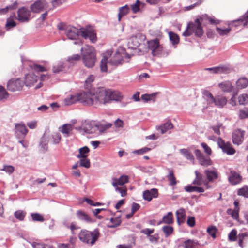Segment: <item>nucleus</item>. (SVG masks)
Segmentation results:
<instances>
[{
    "instance_id": "obj_48",
    "label": "nucleus",
    "mask_w": 248,
    "mask_h": 248,
    "mask_svg": "<svg viewBox=\"0 0 248 248\" xmlns=\"http://www.w3.org/2000/svg\"><path fill=\"white\" fill-rule=\"evenodd\" d=\"M238 102L240 105H245L248 102V95L246 94L240 95L238 98Z\"/></svg>"
},
{
    "instance_id": "obj_15",
    "label": "nucleus",
    "mask_w": 248,
    "mask_h": 248,
    "mask_svg": "<svg viewBox=\"0 0 248 248\" xmlns=\"http://www.w3.org/2000/svg\"><path fill=\"white\" fill-rule=\"evenodd\" d=\"M81 36L85 39L89 38L92 43L95 42L97 40L96 33L91 29L83 28Z\"/></svg>"
},
{
    "instance_id": "obj_20",
    "label": "nucleus",
    "mask_w": 248,
    "mask_h": 248,
    "mask_svg": "<svg viewBox=\"0 0 248 248\" xmlns=\"http://www.w3.org/2000/svg\"><path fill=\"white\" fill-rule=\"evenodd\" d=\"M76 215L78 218L83 222L87 223H91L93 222L91 217L82 210L77 211Z\"/></svg>"
},
{
    "instance_id": "obj_24",
    "label": "nucleus",
    "mask_w": 248,
    "mask_h": 248,
    "mask_svg": "<svg viewBox=\"0 0 248 248\" xmlns=\"http://www.w3.org/2000/svg\"><path fill=\"white\" fill-rule=\"evenodd\" d=\"M227 103V99L226 97L221 95H217L214 97V101L212 104L217 107L218 108H223Z\"/></svg>"
},
{
    "instance_id": "obj_31",
    "label": "nucleus",
    "mask_w": 248,
    "mask_h": 248,
    "mask_svg": "<svg viewBox=\"0 0 248 248\" xmlns=\"http://www.w3.org/2000/svg\"><path fill=\"white\" fill-rule=\"evenodd\" d=\"M140 43L139 42L138 39L136 37H132L130 39L128 43L129 48L132 49H137L140 46Z\"/></svg>"
},
{
    "instance_id": "obj_62",
    "label": "nucleus",
    "mask_w": 248,
    "mask_h": 248,
    "mask_svg": "<svg viewBox=\"0 0 248 248\" xmlns=\"http://www.w3.org/2000/svg\"><path fill=\"white\" fill-rule=\"evenodd\" d=\"M201 146L204 149V151L205 153L208 155H211L212 153V150L210 147H209L208 145L204 142H202L201 143Z\"/></svg>"
},
{
    "instance_id": "obj_1",
    "label": "nucleus",
    "mask_w": 248,
    "mask_h": 248,
    "mask_svg": "<svg viewBox=\"0 0 248 248\" xmlns=\"http://www.w3.org/2000/svg\"><path fill=\"white\" fill-rule=\"evenodd\" d=\"M108 89L105 87H99L94 90L93 93L90 91L85 92L83 95L84 102L85 106H93L96 107L99 104H106L108 103Z\"/></svg>"
},
{
    "instance_id": "obj_10",
    "label": "nucleus",
    "mask_w": 248,
    "mask_h": 248,
    "mask_svg": "<svg viewBox=\"0 0 248 248\" xmlns=\"http://www.w3.org/2000/svg\"><path fill=\"white\" fill-rule=\"evenodd\" d=\"M217 143L219 147L222 150L224 153H226L229 155H233L235 153V150L231 147V144L229 142L225 143L221 138H218Z\"/></svg>"
},
{
    "instance_id": "obj_60",
    "label": "nucleus",
    "mask_w": 248,
    "mask_h": 248,
    "mask_svg": "<svg viewBox=\"0 0 248 248\" xmlns=\"http://www.w3.org/2000/svg\"><path fill=\"white\" fill-rule=\"evenodd\" d=\"M31 245L33 248H50L49 245L36 242H33Z\"/></svg>"
},
{
    "instance_id": "obj_14",
    "label": "nucleus",
    "mask_w": 248,
    "mask_h": 248,
    "mask_svg": "<svg viewBox=\"0 0 248 248\" xmlns=\"http://www.w3.org/2000/svg\"><path fill=\"white\" fill-rule=\"evenodd\" d=\"M244 133L240 129L234 130L232 134V140L234 144L240 145L244 139Z\"/></svg>"
},
{
    "instance_id": "obj_6",
    "label": "nucleus",
    "mask_w": 248,
    "mask_h": 248,
    "mask_svg": "<svg viewBox=\"0 0 248 248\" xmlns=\"http://www.w3.org/2000/svg\"><path fill=\"white\" fill-rule=\"evenodd\" d=\"M85 93L83 92L77 94L71 95L70 97L66 98L64 100V104L66 106H69L76 103L77 101H79L85 106L84 101L86 99H84L83 97Z\"/></svg>"
},
{
    "instance_id": "obj_51",
    "label": "nucleus",
    "mask_w": 248,
    "mask_h": 248,
    "mask_svg": "<svg viewBox=\"0 0 248 248\" xmlns=\"http://www.w3.org/2000/svg\"><path fill=\"white\" fill-rule=\"evenodd\" d=\"M231 29V28H227V29H221L218 27H216V31L217 33L221 36L227 35L230 32Z\"/></svg>"
},
{
    "instance_id": "obj_52",
    "label": "nucleus",
    "mask_w": 248,
    "mask_h": 248,
    "mask_svg": "<svg viewBox=\"0 0 248 248\" xmlns=\"http://www.w3.org/2000/svg\"><path fill=\"white\" fill-rule=\"evenodd\" d=\"M51 138L53 140V143L55 144H58L61 140V136L58 132L53 133L51 135Z\"/></svg>"
},
{
    "instance_id": "obj_39",
    "label": "nucleus",
    "mask_w": 248,
    "mask_h": 248,
    "mask_svg": "<svg viewBox=\"0 0 248 248\" xmlns=\"http://www.w3.org/2000/svg\"><path fill=\"white\" fill-rule=\"evenodd\" d=\"M195 173L196 175V178L193 181V184L197 185H201L204 182L202 175L199 173L197 170L195 171Z\"/></svg>"
},
{
    "instance_id": "obj_25",
    "label": "nucleus",
    "mask_w": 248,
    "mask_h": 248,
    "mask_svg": "<svg viewBox=\"0 0 248 248\" xmlns=\"http://www.w3.org/2000/svg\"><path fill=\"white\" fill-rule=\"evenodd\" d=\"M233 25L235 27L243 25L245 26L248 23V11L239 19L232 21Z\"/></svg>"
},
{
    "instance_id": "obj_43",
    "label": "nucleus",
    "mask_w": 248,
    "mask_h": 248,
    "mask_svg": "<svg viewBox=\"0 0 248 248\" xmlns=\"http://www.w3.org/2000/svg\"><path fill=\"white\" fill-rule=\"evenodd\" d=\"M237 194L239 196H242L245 198H248V186H244L243 187L237 190Z\"/></svg>"
},
{
    "instance_id": "obj_58",
    "label": "nucleus",
    "mask_w": 248,
    "mask_h": 248,
    "mask_svg": "<svg viewBox=\"0 0 248 248\" xmlns=\"http://www.w3.org/2000/svg\"><path fill=\"white\" fill-rule=\"evenodd\" d=\"M204 95L207 98V101L209 104H212V102L214 101L215 97L213 96L212 94L208 91H205Z\"/></svg>"
},
{
    "instance_id": "obj_27",
    "label": "nucleus",
    "mask_w": 248,
    "mask_h": 248,
    "mask_svg": "<svg viewBox=\"0 0 248 248\" xmlns=\"http://www.w3.org/2000/svg\"><path fill=\"white\" fill-rule=\"evenodd\" d=\"M248 86V79L246 77L239 78L236 82V87L238 90L246 88Z\"/></svg>"
},
{
    "instance_id": "obj_21",
    "label": "nucleus",
    "mask_w": 248,
    "mask_h": 248,
    "mask_svg": "<svg viewBox=\"0 0 248 248\" xmlns=\"http://www.w3.org/2000/svg\"><path fill=\"white\" fill-rule=\"evenodd\" d=\"M158 196V190L157 189L153 188L150 190H146L143 193V197L145 200L150 201L154 198Z\"/></svg>"
},
{
    "instance_id": "obj_19",
    "label": "nucleus",
    "mask_w": 248,
    "mask_h": 248,
    "mask_svg": "<svg viewBox=\"0 0 248 248\" xmlns=\"http://www.w3.org/2000/svg\"><path fill=\"white\" fill-rule=\"evenodd\" d=\"M108 103L111 100L120 101L123 98L121 93L117 91H112L108 89Z\"/></svg>"
},
{
    "instance_id": "obj_9",
    "label": "nucleus",
    "mask_w": 248,
    "mask_h": 248,
    "mask_svg": "<svg viewBox=\"0 0 248 248\" xmlns=\"http://www.w3.org/2000/svg\"><path fill=\"white\" fill-rule=\"evenodd\" d=\"M15 130L16 137L19 139H24L28 132L25 124L23 123L16 124Z\"/></svg>"
},
{
    "instance_id": "obj_59",
    "label": "nucleus",
    "mask_w": 248,
    "mask_h": 248,
    "mask_svg": "<svg viewBox=\"0 0 248 248\" xmlns=\"http://www.w3.org/2000/svg\"><path fill=\"white\" fill-rule=\"evenodd\" d=\"M248 236V232L240 233L238 235V243L240 247L241 248L243 247V242L244 238Z\"/></svg>"
},
{
    "instance_id": "obj_22",
    "label": "nucleus",
    "mask_w": 248,
    "mask_h": 248,
    "mask_svg": "<svg viewBox=\"0 0 248 248\" xmlns=\"http://www.w3.org/2000/svg\"><path fill=\"white\" fill-rule=\"evenodd\" d=\"M205 70L210 71L214 74L227 73L230 71V68L227 66H220L212 68H205Z\"/></svg>"
},
{
    "instance_id": "obj_29",
    "label": "nucleus",
    "mask_w": 248,
    "mask_h": 248,
    "mask_svg": "<svg viewBox=\"0 0 248 248\" xmlns=\"http://www.w3.org/2000/svg\"><path fill=\"white\" fill-rule=\"evenodd\" d=\"M121 222L120 216L114 217L110 219L108 227L110 228H114L119 226Z\"/></svg>"
},
{
    "instance_id": "obj_35",
    "label": "nucleus",
    "mask_w": 248,
    "mask_h": 248,
    "mask_svg": "<svg viewBox=\"0 0 248 248\" xmlns=\"http://www.w3.org/2000/svg\"><path fill=\"white\" fill-rule=\"evenodd\" d=\"M179 152L186 159L192 162H194V156L187 149H181L179 150Z\"/></svg>"
},
{
    "instance_id": "obj_50",
    "label": "nucleus",
    "mask_w": 248,
    "mask_h": 248,
    "mask_svg": "<svg viewBox=\"0 0 248 248\" xmlns=\"http://www.w3.org/2000/svg\"><path fill=\"white\" fill-rule=\"evenodd\" d=\"M80 159V166L84 167L86 168H89L90 167V162L89 159L87 157L79 158Z\"/></svg>"
},
{
    "instance_id": "obj_5",
    "label": "nucleus",
    "mask_w": 248,
    "mask_h": 248,
    "mask_svg": "<svg viewBox=\"0 0 248 248\" xmlns=\"http://www.w3.org/2000/svg\"><path fill=\"white\" fill-rule=\"evenodd\" d=\"M128 182V176L127 175H122L119 179H113L112 185L115 188L116 191L121 193L122 196L126 195V189L123 187H119L118 186H123Z\"/></svg>"
},
{
    "instance_id": "obj_46",
    "label": "nucleus",
    "mask_w": 248,
    "mask_h": 248,
    "mask_svg": "<svg viewBox=\"0 0 248 248\" xmlns=\"http://www.w3.org/2000/svg\"><path fill=\"white\" fill-rule=\"evenodd\" d=\"M124 60L123 59H119L115 57L113 59H110L108 62V63L111 65L116 66H118V65L122 64Z\"/></svg>"
},
{
    "instance_id": "obj_56",
    "label": "nucleus",
    "mask_w": 248,
    "mask_h": 248,
    "mask_svg": "<svg viewBox=\"0 0 248 248\" xmlns=\"http://www.w3.org/2000/svg\"><path fill=\"white\" fill-rule=\"evenodd\" d=\"M237 231L235 229L231 231L228 235L229 240L231 241H234L237 239Z\"/></svg>"
},
{
    "instance_id": "obj_41",
    "label": "nucleus",
    "mask_w": 248,
    "mask_h": 248,
    "mask_svg": "<svg viewBox=\"0 0 248 248\" xmlns=\"http://www.w3.org/2000/svg\"><path fill=\"white\" fill-rule=\"evenodd\" d=\"M17 6V3L15 2L13 4L7 6L5 8L0 9V15L5 14L10 10H13L16 8Z\"/></svg>"
},
{
    "instance_id": "obj_23",
    "label": "nucleus",
    "mask_w": 248,
    "mask_h": 248,
    "mask_svg": "<svg viewBox=\"0 0 248 248\" xmlns=\"http://www.w3.org/2000/svg\"><path fill=\"white\" fill-rule=\"evenodd\" d=\"M218 87L223 92L230 93L234 89V86L230 81H224L218 84Z\"/></svg>"
},
{
    "instance_id": "obj_38",
    "label": "nucleus",
    "mask_w": 248,
    "mask_h": 248,
    "mask_svg": "<svg viewBox=\"0 0 248 248\" xmlns=\"http://www.w3.org/2000/svg\"><path fill=\"white\" fill-rule=\"evenodd\" d=\"M185 189L187 192H197L198 193L203 192L204 190L202 188L192 186H187L185 187Z\"/></svg>"
},
{
    "instance_id": "obj_54",
    "label": "nucleus",
    "mask_w": 248,
    "mask_h": 248,
    "mask_svg": "<svg viewBox=\"0 0 248 248\" xmlns=\"http://www.w3.org/2000/svg\"><path fill=\"white\" fill-rule=\"evenodd\" d=\"M162 230L165 234L166 237L170 235L173 231L172 227L170 226H165L162 228Z\"/></svg>"
},
{
    "instance_id": "obj_63",
    "label": "nucleus",
    "mask_w": 248,
    "mask_h": 248,
    "mask_svg": "<svg viewBox=\"0 0 248 248\" xmlns=\"http://www.w3.org/2000/svg\"><path fill=\"white\" fill-rule=\"evenodd\" d=\"M8 93L3 87L0 86V100L6 98Z\"/></svg>"
},
{
    "instance_id": "obj_34",
    "label": "nucleus",
    "mask_w": 248,
    "mask_h": 248,
    "mask_svg": "<svg viewBox=\"0 0 248 248\" xmlns=\"http://www.w3.org/2000/svg\"><path fill=\"white\" fill-rule=\"evenodd\" d=\"M176 215L177 222L179 225H180L184 222V219L185 217V211L183 209H180L176 211Z\"/></svg>"
},
{
    "instance_id": "obj_18",
    "label": "nucleus",
    "mask_w": 248,
    "mask_h": 248,
    "mask_svg": "<svg viewBox=\"0 0 248 248\" xmlns=\"http://www.w3.org/2000/svg\"><path fill=\"white\" fill-rule=\"evenodd\" d=\"M228 181L232 185L240 183L242 181L241 176L235 171L231 170L230 175L228 177Z\"/></svg>"
},
{
    "instance_id": "obj_7",
    "label": "nucleus",
    "mask_w": 248,
    "mask_h": 248,
    "mask_svg": "<svg viewBox=\"0 0 248 248\" xmlns=\"http://www.w3.org/2000/svg\"><path fill=\"white\" fill-rule=\"evenodd\" d=\"M82 29H78L73 26L68 27L65 29V34L69 39L77 40L79 35H81Z\"/></svg>"
},
{
    "instance_id": "obj_30",
    "label": "nucleus",
    "mask_w": 248,
    "mask_h": 248,
    "mask_svg": "<svg viewBox=\"0 0 248 248\" xmlns=\"http://www.w3.org/2000/svg\"><path fill=\"white\" fill-rule=\"evenodd\" d=\"M173 127V124L170 121H167L166 123L159 126L157 129L160 130L162 134H164L168 130L172 129Z\"/></svg>"
},
{
    "instance_id": "obj_2",
    "label": "nucleus",
    "mask_w": 248,
    "mask_h": 248,
    "mask_svg": "<svg viewBox=\"0 0 248 248\" xmlns=\"http://www.w3.org/2000/svg\"><path fill=\"white\" fill-rule=\"evenodd\" d=\"M99 236L100 233L97 229L93 231L82 229L78 234V237L81 242L91 246L95 244Z\"/></svg>"
},
{
    "instance_id": "obj_44",
    "label": "nucleus",
    "mask_w": 248,
    "mask_h": 248,
    "mask_svg": "<svg viewBox=\"0 0 248 248\" xmlns=\"http://www.w3.org/2000/svg\"><path fill=\"white\" fill-rule=\"evenodd\" d=\"M157 93H153L150 94H145L141 95V98L144 102H146L148 101L153 100L156 96Z\"/></svg>"
},
{
    "instance_id": "obj_55",
    "label": "nucleus",
    "mask_w": 248,
    "mask_h": 248,
    "mask_svg": "<svg viewBox=\"0 0 248 248\" xmlns=\"http://www.w3.org/2000/svg\"><path fill=\"white\" fill-rule=\"evenodd\" d=\"M217 229L215 226H211L208 228L207 230V232L213 238H215L216 237V232Z\"/></svg>"
},
{
    "instance_id": "obj_32",
    "label": "nucleus",
    "mask_w": 248,
    "mask_h": 248,
    "mask_svg": "<svg viewBox=\"0 0 248 248\" xmlns=\"http://www.w3.org/2000/svg\"><path fill=\"white\" fill-rule=\"evenodd\" d=\"M173 222V215L171 212H170L168 214L164 216L162 221L158 223V225L162 223H164L168 224H172Z\"/></svg>"
},
{
    "instance_id": "obj_49",
    "label": "nucleus",
    "mask_w": 248,
    "mask_h": 248,
    "mask_svg": "<svg viewBox=\"0 0 248 248\" xmlns=\"http://www.w3.org/2000/svg\"><path fill=\"white\" fill-rule=\"evenodd\" d=\"M108 62V58L104 56L101 60V63H100V70L102 72H107V64Z\"/></svg>"
},
{
    "instance_id": "obj_47",
    "label": "nucleus",
    "mask_w": 248,
    "mask_h": 248,
    "mask_svg": "<svg viewBox=\"0 0 248 248\" xmlns=\"http://www.w3.org/2000/svg\"><path fill=\"white\" fill-rule=\"evenodd\" d=\"M31 217L32 220L34 221L43 222L44 220V218L43 216L39 213H31Z\"/></svg>"
},
{
    "instance_id": "obj_61",
    "label": "nucleus",
    "mask_w": 248,
    "mask_h": 248,
    "mask_svg": "<svg viewBox=\"0 0 248 248\" xmlns=\"http://www.w3.org/2000/svg\"><path fill=\"white\" fill-rule=\"evenodd\" d=\"M15 217L20 220H23L24 219L25 214L23 211L18 210L16 211L14 213Z\"/></svg>"
},
{
    "instance_id": "obj_33",
    "label": "nucleus",
    "mask_w": 248,
    "mask_h": 248,
    "mask_svg": "<svg viewBox=\"0 0 248 248\" xmlns=\"http://www.w3.org/2000/svg\"><path fill=\"white\" fill-rule=\"evenodd\" d=\"M185 248H196V247L200 245L198 241L196 240L188 239L184 242Z\"/></svg>"
},
{
    "instance_id": "obj_8",
    "label": "nucleus",
    "mask_w": 248,
    "mask_h": 248,
    "mask_svg": "<svg viewBox=\"0 0 248 248\" xmlns=\"http://www.w3.org/2000/svg\"><path fill=\"white\" fill-rule=\"evenodd\" d=\"M47 7V2L46 0H38L31 5V10L35 13H39Z\"/></svg>"
},
{
    "instance_id": "obj_16",
    "label": "nucleus",
    "mask_w": 248,
    "mask_h": 248,
    "mask_svg": "<svg viewBox=\"0 0 248 248\" xmlns=\"http://www.w3.org/2000/svg\"><path fill=\"white\" fill-rule=\"evenodd\" d=\"M234 208H228L226 211V213L228 215H231V217L235 220L239 221V213L240 211V207L239 205V202H233Z\"/></svg>"
},
{
    "instance_id": "obj_53",
    "label": "nucleus",
    "mask_w": 248,
    "mask_h": 248,
    "mask_svg": "<svg viewBox=\"0 0 248 248\" xmlns=\"http://www.w3.org/2000/svg\"><path fill=\"white\" fill-rule=\"evenodd\" d=\"M239 116L240 119H245L248 117V108H244L240 109Z\"/></svg>"
},
{
    "instance_id": "obj_3",
    "label": "nucleus",
    "mask_w": 248,
    "mask_h": 248,
    "mask_svg": "<svg viewBox=\"0 0 248 248\" xmlns=\"http://www.w3.org/2000/svg\"><path fill=\"white\" fill-rule=\"evenodd\" d=\"M82 60L85 66L93 67L96 62L95 50L92 46H86L81 49Z\"/></svg>"
},
{
    "instance_id": "obj_28",
    "label": "nucleus",
    "mask_w": 248,
    "mask_h": 248,
    "mask_svg": "<svg viewBox=\"0 0 248 248\" xmlns=\"http://www.w3.org/2000/svg\"><path fill=\"white\" fill-rule=\"evenodd\" d=\"M112 124L110 123H106L105 124H96V133L99 132V134L104 133L107 129L110 128Z\"/></svg>"
},
{
    "instance_id": "obj_4",
    "label": "nucleus",
    "mask_w": 248,
    "mask_h": 248,
    "mask_svg": "<svg viewBox=\"0 0 248 248\" xmlns=\"http://www.w3.org/2000/svg\"><path fill=\"white\" fill-rule=\"evenodd\" d=\"M203 21V17H201L197 18L194 23H189L187 27L183 32V35L185 37L190 36L193 32L195 35L199 37H201L203 33L202 28V22Z\"/></svg>"
},
{
    "instance_id": "obj_40",
    "label": "nucleus",
    "mask_w": 248,
    "mask_h": 248,
    "mask_svg": "<svg viewBox=\"0 0 248 248\" xmlns=\"http://www.w3.org/2000/svg\"><path fill=\"white\" fill-rule=\"evenodd\" d=\"M169 174L167 176V178L169 181L171 186H174L176 184V180L174 177L173 172L170 169H168Z\"/></svg>"
},
{
    "instance_id": "obj_57",
    "label": "nucleus",
    "mask_w": 248,
    "mask_h": 248,
    "mask_svg": "<svg viewBox=\"0 0 248 248\" xmlns=\"http://www.w3.org/2000/svg\"><path fill=\"white\" fill-rule=\"evenodd\" d=\"M16 26V23L13 19L8 18L7 20L5 27L8 30L15 27Z\"/></svg>"
},
{
    "instance_id": "obj_37",
    "label": "nucleus",
    "mask_w": 248,
    "mask_h": 248,
    "mask_svg": "<svg viewBox=\"0 0 248 248\" xmlns=\"http://www.w3.org/2000/svg\"><path fill=\"white\" fill-rule=\"evenodd\" d=\"M205 173L209 181H212L217 178V173L215 170H206Z\"/></svg>"
},
{
    "instance_id": "obj_36",
    "label": "nucleus",
    "mask_w": 248,
    "mask_h": 248,
    "mask_svg": "<svg viewBox=\"0 0 248 248\" xmlns=\"http://www.w3.org/2000/svg\"><path fill=\"white\" fill-rule=\"evenodd\" d=\"M90 152L89 148L87 146H84L79 149V154L77 155L78 158L87 157L88 153Z\"/></svg>"
},
{
    "instance_id": "obj_13",
    "label": "nucleus",
    "mask_w": 248,
    "mask_h": 248,
    "mask_svg": "<svg viewBox=\"0 0 248 248\" xmlns=\"http://www.w3.org/2000/svg\"><path fill=\"white\" fill-rule=\"evenodd\" d=\"M82 128L87 133H96V123L93 121H86L82 124Z\"/></svg>"
},
{
    "instance_id": "obj_64",
    "label": "nucleus",
    "mask_w": 248,
    "mask_h": 248,
    "mask_svg": "<svg viewBox=\"0 0 248 248\" xmlns=\"http://www.w3.org/2000/svg\"><path fill=\"white\" fill-rule=\"evenodd\" d=\"M140 1L137 0L136 2L131 5V8L134 13H136L140 10Z\"/></svg>"
},
{
    "instance_id": "obj_11",
    "label": "nucleus",
    "mask_w": 248,
    "mask_h": 248,
    "mask_svg": "<svg viewBox=\"0 0 248 248\" xmlns=\"http://www.w3.org/2000/svg\"><path fill=\"white\" fill-rule=\"evenodd\" d=\"M17 19L22 22H28L31 16L30 10L25 7L18 9L17 11Z\"/></svg>"
},
{
    "instance_id": "obj_45",
    "label": "nucleus",
    "mask_w": 248,
    "mask_h": 248,
    "mask_svg": "<svg viewBox=\"0 0 248 248\" xmlns=\"http://www.w3.org/2000/svg\"><path fill=\"white\" fill-rule=\"evenodd\" d=\"M198 160L202 166H207L211 164V161L210 159L205 157L204 155Z\"/></svg>"
},
{
    "instance_id": "obj_12",
    "label": "nucleus",
    "mask_w": 248,
    "mask_h": 248,
    "mask_svg": "<svg viewBox=\"0 0 248 248\" xmlns=\"http://www.w3.org/2000/svg\"><path fill=\"white\" fill-rule=\"evenodd\" d=\"M23 83L19 79L16 80H10L7 82V89L12 92L20 90L22 89Z\"/></svg>"
},
{
    "instance_id": "obj_42",
    "label": "nucleus",
    "mask_w": 248,
    "mask_h": 248,
    "mask_svg": "<svg viewBox=\"0 0 248 248\" xmlns=\"http://www.w3.org/2000/svg\"><path fill=\"white\" fill-rule=\"evenodd\" d=\"M169 35L170 40L171 41L173 45H175L179 43V37L177 34L170 31L169 33Z\"/></svg>"
},
{
    "instance_id": "obj_17",
    "label": "nucleus",
    "mask_w": 248,
    "mask_h": 248,
    "mask_svg": "<svg viewBox=\"0 0 248 248\" xmlns=\"http://www.w3.org/2000/svg\"><path fill=\"white\" fill-rule=\"evenodd\" d=\"M148 47L152 51L154 56H156L159 54V43L157 39L152 40L148 42Z\"/></svg>"
},
{
    "instance_id": "obj_26",
    "label": "nucleus",
    "mask_w": 248,
    "mask_h": 248,
    "mask_svg": "<svg viewBox=\"0 0 248 248\" xmlns=\"http://www.w3.org/2000/svg\"><path fill=\"white\" fill-rule=\"evenodd\" d=\"M59 130L65 137H69L73 129V125L69 124H63L61 127H59Z\"/></svg>"
}]
</instances>
